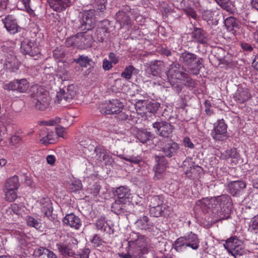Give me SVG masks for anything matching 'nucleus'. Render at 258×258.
Masks as SVG:
<instances>
[{
	"instance_id": "34",
	"label": "nucleus",
	"mask_w": 258,
	"mask_h": 258,
	"mask_svg": "<svg viewBox=\"0 0 258 258\" xmlns=\"http://www.w3.org/2000/svg\"><path fill=\"white\" fill-rule=\"evenodd\" d=\"M133 238V242L135 246L145 250L147 252L146 238L144 236H139L135 232H132L130 234V239Z\"/></svg>"
},
{
	"instance_id": "55",
	"label": "nucleus",
	"mask_w": 258,
	"mask_h": 258,
	"mask_svg": "<svg viewBox=\"0 0 258 258\" xmlns=\"http://www.w3.org/2000/svg\"><path fill=\"white\" fill-rule=\"evenodd\" d=\"M186 77H182L180 80H182L185 82V85L190 87H194L195 85V82L188 77L187 74L186 73Z\"/></svg>"
},
{
	"instance_id": "3",
	"label": "nucleus",
	"mask_w": 258,
	"mask_h": 258,
	"mask_svg": "<svg viewBox=\"0 0 258 258\" xmlns=\"http://www.w3.org/2000/svg\"><path fill=\"white\" fill-rule=\"evenodd\" d=\"M199 243L200 240L197 235L190 232L187 235L178 238L173 242L172 247L178 252L182 251L187 247L197 250L199 247Z\"/></svg>"
},
{
	"instance_id": "47",
	"label": "nucleus",
	"mask_w": 258,
	"mask_h": 258,
	"mask_svg": "<svg viewBox=\"0 0 258 258\" xmlns=\"http://www.w3.org/2000/svg\"><path fill=\"white\" fill-rule=\"evenodd\" d=\"M53 56L58 61L62 60L65 56V53L61 46L56 47L53 51Z\"/></svg>"
},
{
	"instance_id": "29",
	"label": "nucleus",
	"mask_w": 258,
	"mask_h": 258,
	"mask_svg": "<svg viewBox=\"0 0 258 258\" xmlns=\"http://www.w3.org/2000/svg\"><path fill=\"white\" fill-rule=\"evenodd\" d=\"M181 67L179 62H173L170 66L168 76L172 78L180 79L182 77H186V73L181 71Z\"/></svg>"
},
{
	"instance_id": "4",
	"label": "nucleus",
	"mask_w": 258,
	"mask_h": 258,
	"mask_svg": "<svg viewBox=\"0 0 258 258\" xmlns=\"http://www.w3.org/2000/svg\"><path fill=\"white\" fill-rule=\"evenodd\" d=\"M33 103L36 109L45 110L49 105L51 98L49 93L42 86L36 88L31 94Z\"/></svg>"
},
{
	"instance_id": "9",
	"label": "nucleus",
	"mask_w": 258,
	"mask_h": 258,
	"mask_svg": "<svg viewBox=\"0 0 258 258\" xmlns=\"http://www.w3.org/2000/svg\"><path fill=\"white\" fill-rule=\"evenodd\" d=\"M126 253L123 252L119 253V256L122 258H139L147 253V251L145 250L134 245L133 238L128 241V246L126 248Z\"/></svg>"
},
{
	"instance_id": "11",
	"label": "nucleus",
	"mask_w": 258,
	"mask_h": 258,
	"mask_svg": "<svg viewBox=\"0 0 258 258\" xmlns=\"http://www.w3.org/2000/svg\"><path fill=\"white\" fill-rule=\"evenodd\" d=\"M153 127L156 129L158 134L162 137L170 139L174 129V126L165 121L160 120L153 124Z\"/></svg>"
},
{
	"instance_id": "14",
	"label": "nucleus",
	"mask_w": 258,
	"mask_h": 258,
	"mask_svg": "<svg viewBox=\"0 0 258 258\" xmlns=\"http://www.w3.org/2000/svg\"><path fill=\"white\" fill-rule=\"evenodd\" d=\"M78 33L76 35V41H77V48L85 49L92 46L93 38L91 34L88 33L89 31H82Z\"/></svg>"
},
{
	"instance_id": "8",
	"label": "nucleus",
	"mask_w": 258,
	"mask_h": 258,
	"mask_svg": "<svg viewBox=\"0 0 258 258\" xmlns=\"http://www.w3.org/2000/svg\"><path fill=\"white\" fill-rule=\"evenodd\" d=\"M95 10L91 9L84 11L82 15L81 25L79 27L80 31H90L95 25Z\"/></svg>"
},
{
	"instance_id": "39",
	"label": "nucleus",
	"mask_w": 258,
	"mask_h": 258,
	"mask_svg": "<svg viewBox=\"0 0 258 258\" xmlns=\"http://www.w3.org/2000/svg\"><path fill=\"white\" fill-rule=\"evenodd\" d=\"M62 98H63L67 101H70L76 95L75 86L73 85H69L66 91L63 90V92H60Z\"/></svg>"
},
{
	"instance_id": "37",
	"label": "nucleus",
	"mask_w": 258,
	"mask_h": 258,
	"mask_svg": "<svg viewBox=\"0 0 258 258\" xmlns=\"http://www.w3.org/2000/svg\"><path fill=\"white\" fill-rule=\"evenodd\" d=\"M126 202H122L120 200L115 199V201L112 204L111 211L117 215H119L126 212Z\"/></svg>"
},
{
	"instance_id": "26",
	"label": "nucleus",
	"mask_w": 258,
	"mask_h": 258,
	"mask_svg": "<svg viewBox=\"0 0 258 258\" xmlns=\"http://www.w3.org/2000/svg\"><path fill=\"white\" fill-rule=\"evenodd\" d=\"M3 23L7 30L11 34H14L18 32L19 26L16 20L12 15H8L3 19Z\"/></svg>"
},
{
	"instance_id": "17",
	"label": "nucleus",
	"mask_w": 258,
	"mask_h": 258,
	"mask_svg": "<svg viewBox=\"0 0 258 258\" xmlns=\"http://www.w3.org/2000/svg\"><path fill=\"white\" fill-rule=\"evenodd\" d=\"M137 110L155 113L160 107V104L157 102L147 103L145 100H140L135 104Z\"/></svg>"
},
{
	"instance_id": "53",
	"label": "nucleus",
	"mask_w": 258,
	"mask_h": 258,
	"mask_svg": "<svg viewBox=\"0 0 258 258\" xmlns=\"http://www.w3.org/2000/svg\"><path fill=\"white\" fill-rule=\"evenodd\" d=\"M20 211L21 208L17 204H13L11 205V207L7 210L6 213L8 214L12 215V216L14 214L18 215L20 213Z\"/></svg>"
},
{
	"instance_id": "19",
	"label": "nucleus",
	"mask_w": 258,
	"mask_h": 258,
	"mask_svg": "<svg viewBox=\"0 0 258 258\" xmlns=\"http://www.w3.org/2000/svg\"><path fill=\"white\" fill-rule=\"evenodd\" d=\"M94 152L95 158L98 162H104L105 165H111L113 162L112 157L107 153L104 148L100 146L95 147Z\"/></svg>"
},
{
	"instance_id": "13",
	"label": "nucleus",
	"mask_w": 258,
	"mask_h": 258,
	"mask_svg": "<svg viewBox=\"0 0 258 258\" xmlns=\"http://www.w3.org/2000/svg\"><path fill=\"white\" fill-rule=\"evenodd\" d=\"M221 14V10L217 7L204 10L202 12L203 20L207 21L209 24L212 25H217L218 24Z\"/></svg>"
},
{
	"instance_id": "16",
	"label": "nucleus",
	"mask_w": 258,
	"mask_h": 258,
	"mask_svg": "<svg viewBox=\"0 0 258 258\" xmlns=\"http://www.w3.org/2000/svg\"><path fill=\"white\" fill-rule=\"evenodd\" d=\"M131 12V9L129 7L126 6L116 14V22L119 24L121 27L132 25V21L130 17Z\"/></svg>"
},
{
	"instance_id": "64",
	"label": "nucleus",
	"mask_w": 258,
	"mask_h": 258,
	"mask_svg": "<svg viewBox=\"0 0 258 258\" xmlns=\"http://www.w3.org/2000/svg\"><path fill=\"white\" fill-rule=\"evenodd\" d=\"M100 185L97 183H95L91 188V194L94 196H97L100 192Z\"/></svg>"
},
{
	"instance_id": "25",
	"label": "nucleus",
	"mask_w": 258,
	"mask_h": 258,
	"mask_svg": "<svg viewBox=\"0 0 258 258\" xmlns=\"http://www.w3.org/2000/svg\"><path fill=\"white\" fill-rule=\"evenodd\" d=\"M108 25L109 23L107 21H103L98 25L95 31L97 41L102 42L107 37V35L109 33Z\"/></svg>"
},
{
	"instance_id": "42",
	"label": "nucleus",
	"mask_w": 258,
	"mask_h": 258,
	"mask_svg": "<svg viewBox=\"0 0 258 258\" xmlns=\"http://www.w3.org/2000/svg\"><path fill=\"white\" fill-rule=\"evenodd\" d=\"M153 138V134L146 130L139 132L137 134V139L142 143H146L147 141Z\"/></svg>"
},
{
	"instance_id": "6",
	"label": "nucleus",
	"mask_w": 258,
	"mask_h": 258,
	"mask_svg": "<svg viewBox=\"0 0 258 258\" xmlns=\"http://www.w3.org/2000/svg\"><path fill=\"white\" fill-rule=\"evenodd\" d=\"M224 246L229 253L235 258L244 253L243 242L236 236L228 238L224 244Z\"/></svg>"
},
{
	"instance_id": "52",
	"label": "nucleus",
	"mask_w": 258,
	"mask_h": 258,
	"mask_svg": "<svg viewBox=\"0 0 258 258\" xmlns=\"http://www.w3.org/2000/svg\"><path fill=\"white\" fill-rule=\"evenodd\" d=\"M107 0H94L93 5L100 12H104L106 10Z\"/></svg>"
},
{
	"instance_id": "43",
	"label": "nucleus",
	"mask_w": 258,
	"mask_h": 258,
	"mask_svg": "<svg viewBox=\"0 0 258 258\" xmlns=\"http://www.w3.org/2000/svg\"><path fill=\"white\" fill-rule=\"evenodd\" d=\"M26 220L28 226L34 227L37 229L41 227V220L39 219L35 218L31 216H27Z\"/></svg>"
},
{
	"instance_id": "15",
	"label": "nucleus",
	"mask_w": 258,
	"mask_h": 258,
	"mask_svg": "<svg viewBox=\"0 0 258 258\" xmlns=\"http://www.w3.org/2000/svg\"><path fill=\"white\" fill-rule=\"evenodd\" d=\"M29 88V84L26 79H15L5 86V89L17 91L20 93L26 92Z\"/></svg>"
},
{
	"instance_id": "58",
	"label": "nucleus",
	"mask_w": 258,
	"mask_h": 258,
	"mask_svg": "<svg viewBox=\"0 0 258 258\" xmlns=\"http://www.w3.org/2000/svg\"><path fill=\"white\" fill-rule=\"evenodd\" d=\"M106 223V221L105 220V217L104 216H101L100 218L98 219L96 222L95 225L96 228L98 230H101Z\"/></svg>"
},
{
	"instance_id": "63",
	"label": "nucleus",
	"mask_w": 258,
	"mask_h": 258,
	"mask_svg": "<svg viewBox=\"0 0 258 258\" xmlns=\"http://www.w3.org/2000/svg\"><path fill=\"white\" fill-rule=\"evenodd\" d=\"M183 11L187 16H190L194 19H196L197 15L196 11L193 9L191 8H186L184 9Z\"/></svg>"
},
{
	"instance_id": "59",
	"label": "nucleus",
	"mask_w": 258,
	"mask_h": 258,
	"mask_svg": "<svg viewBox=\"0 0 258 258\" xmlns=\"http://www.w3.org/2000/svg\"><path fill=\"white\" fill-rule=\"evenodd\" d=\"M82 188V184L80 181H75L70 185V189L72 191H77L80 190Z\"/></svg>"
},
{
	"instance_id": "31",
	"label": "nucleus",
	"mask_w": 258,
	"mask_h": 258,
	"mask_svg": "<svg viewBox=\"0 0 258 258\" xmlns=\"http://www.w3.org/2000/svg\"><path fill=\"white\" fill-rule=\"evenodd\" d=\"M131 195L130 189L125 186L118 187L114 192L115 199L120 200L122 202H127Z\"/></svg>"
},
{
	"instance_id": "30",
	"label": "nucleus",
	"mask_w": 258,
	"mask_h": 258,
	"mask_svg": "<svg viewBox=\"0 0 258 258\" xmlns=\"http://www.w3.org/2000/svg\"><path fill=\"white\" fill-rule=\"evenodd\" d=\"M224 25L229 32L234 34L236 30L239 29L240 24L239 20L233 16H229L224 20Z\"/></svg>"
},
{
	"instance_id": "54",
	"label": "nucleus",
	"mask_w": 258,
	"mask_h": 258,
	"mask_svg": "<svg viewBox=\"0 0 258 258\" xmlns=\"http://www.w3.org/2000/svg\"><path fill=\"white\" fill-rule=\"evenodd\" d=\"M90 242L93 247H97L102 245L104 241L99 235L95 234L91 239Z\"/></svg>"
},
{
	"instance_id": "46",
	"label": "nucleus",
	"mask_w": 258,
	"mask_h": 258,
	"mask_svg": "<svg viewBox=\"0 0 258 258\" xmlns=\"http://www.w3.org/2000/svg\"><path fill=\"white\" fill-rule=\"evenodd\" d=\"M5 192L6 200L10 202L14 201L17 197V194L16 191L17 189L8 190L7 189H4Z\"/></svg>"
},
{
	"instance_id": "21",
	"label": "nucleus",
	"mask_w": 258,
	"mask_h": 258,
	"mask_svg": "<svg viewBox=\"0 0 258 258\" xmlns=\"http://www.w3.org/2000/svg\"><path fill=\"white\" fill-rule=\"evenodd\" d=\"M251 97V94L248 88L238 87L233 96V99L236 103L242 104L247 101Z\"/></svg>"
},
{
	"instance_id": "45",
	"label": "nucleus",
	"mask_w": 258,
	"mask_h": 258,
	"mask_svg": "<svg viewBox=\"0 0 258 258\" xmlns=\"http://www.w3.org/2000/svg\"><path fill=\"white\" fill-rule=\"evenodd\" d=\"M122 159L126 161L130 162L132 163L137 164L139 166L141 165L142 163H144L143 160L140 156H132L130 157H124Z\"/></svg>"
},
{
	"instance_id": "24",
	"label": "nucleus",
	"mask_w": 258,
	"mask_h": 258,
	"mask_svg": "<svg viewBox=\"0 0 258 258\" xmlns=\"http://www.w3.org/2000/svg\"><path fill=\"white\" fill-rule=\"evenodd\" d=\"M192 41L199 43L205 44L208 43V35L203 29L195 27L191 33Z\"/></svg>"
},
{
	"instance_id": "7",
	"label": "nucleus",
	"mask_w": 258,
	"mask_h": 258,
	"mask_svg": "<svg viewBox=\"0 0 258 258\" xmlns=\"http://www.w3.org/2000/svg\"><path fill=\"white\" fill-rule=\"evenodd\" d=\"M227 125L224 119H220L214 125V128L211 132V136L215 141H223L227 139Z\"/></svg>"
},
{
	"instance_id": "20",
	"label": "nucleus",
	"mask_w": 258,
	"mask_h": 258,
	"mask_svg": "<svg viewBox=\"0 0 258 258\" xmlns=\"http://www.w3.org/2000/svg\"><path fill=\"white\" fill-rule=\"evenodd\" d=\"M182 168L185 174L189 177L196 176L202 170V168L200 166L195 165L192 162L189 160H184L183 162Z\"/></svg>"
},
{
	"instance_id": "32",
	"label": "nucleus",
	"mask_w": 258,
	"mask_h": 258,
	"mask_svg": "<svg viewBox=\"0 0 258 258\" xmlns=\"http://www.w3.org/2000/svg\"><path fill=\"white\" fill-rule=\"evenodd\" d=\"M70 0H49L50 7L56 12H61L70 5Z\"/></svg>"
},
{
	"instance_id": "18",
	"label": "nucleus",
	"mask_w": 258,
	"mask_h": 258,
	"mask_svg": "<svg viewBox=\"0 0 258 258\" xmlns=\"http://www.w3.org/2000/svg\"><path fill=\"white\" fill-rule=\"evenodd\" d=\"M21 51L24 54L33 56L39 53V49L31 40L25 39L21 42Z\"/></svg>"
},
{
	"instance_id": "12",
	"label": "nucleus",
	"mask_w": 258,
	"mask_h": 258,
	"mask_svg": "<svg viewBox=\"0 0 258 258\" xmlns=\"http://www.w3.org/2000/svg\"><path fill=\"white\" fill-rule=\"evenodd\" d=\"M124 105L123 103L118 99H113L105 106L100 107V112L103 114H117L122 111Z\"/></svg>"
},
{
	"instance_id": "1",
	"label": "nucleus",
	"mask_w": 258,
	"mask_h": 258,
	"mask_svg": "<svg viewBox=\"0 0 258 258\" xmlns=\"http://www.w3.org/2000/svg\"><path fill=\"white\" fill-rule=\"evenodd\" d=\"M201 204L202 206H205L208 208L219 207L220 210L218 211V214L220 220L227 219L230 217L232 200L228 195H222L212 198L210 200L203 199Z\"/></svg>"
},
{
	"instance_id": "61",
	"label": "nucleus",
	"mask_w": 258,
	"mask_h": 258,
	"mask_svg": "<svg viewBox=\"0 0 258 258\" xmlns=\"http://www.w3.org/2000/svg\"><path fill=\"white\" fill-rule=\"evenodd\" d=\"M240 46L243 51L250 52L253 50V47L249 43L246 42H242L240 43Z\"/></svg>"
},
{
	"instance_id": "40",
	"label": "nucleus",
	"mask_w": 258,
	"mask_h": 258,
	"mask_svg": "<svg viewBox=\"0 0 258 258\" xmlns=\"http://www.w3.org/2000/svg\"><path fill=\"white\" fill-rule=\"evenodd\" d=\"M36 254L37 258H57L56 255L52 251L48 249L40 248L36 251Z\"/></svg>"
},
{
	"instance_id": "50",
	"label": "nucleus",
	"mask_w": 258,
	"mask_h": 258,
	"mask_svg": "<svg viewBox=\"0 0 258 258\" xmlns=\"http://www.w3.org/2000/svg\"><path fill=\"white\" fill-rule=\"evenodd\" d=\"M136 69L132 65L126 67L121 73V76L126 80H130L132 78L134 71Z\"/></svg>"
},
{
	"instance_id": "56",
	"label": "nucleus",
	"mask_w": 258,
	"mask_h": 258,
	"mask_svg": "<svg viewBox=\"0 0 258 258\" xmlns=\"http://www.w3.org/2000/svg\"><path fill=\"white\" fill-rule=\"evenodd\" d=\"M77 41H76V35L68 38L66 42V45L68 47L74 46L77 48Z\"/></svg>"
},
{
	"instance_id": "35",
	"label": "nucleus",
	"mask_w": 258,
	"mask_h": 258,
	"mask_svg": "<svg viewBox=\"0 0 258 258\" xmlns=\"http://www.w3.org/2000/svg\"><path fill=\"white\" fill-rule=\"evenodd\" d=\"M40 136H44V137H42L40 140V142L44 145L52 144L54 140V137L55 135L54 132H48L47 129L45 127L41 130Z\"/></svg>"
},
{
	"instance_id": "62",
	"label": "nucleus",
	"mask_w": 258,
	"mask_h": 258,
	"mask_svg": "<svg viewBox=\"0 0 258 258\" xmlns=\"http://www.w3.org/2000/svg\"><path fill=\"white\" fill-rule=\"evenodd\" d=\"M19 2L24 6L26 11L30 14L33 13V11L30 6V0H19Z\"/></svg>"
},
{
	"instance_id": "23",
	"label": "nucleus",
	"mask_w": 258,
	"mask_h": 258,
	"mask_svg": "<svg viewBox=\"0 0 258 258\" xmlns=\"http://www.w3.org/2000/svg\"><path fill=\"white\" fill-rule=\"evenodd\" d=\"M135 225L139 229L149 231L153 229L155 226L152 220L145 215L140 217L136 222Z\"/></svg>"
},
{
	"instance_id": "38",
	"label": "nucleus",
	"mask_w": 258,
	"mask_h": 258,
	"mask_svg": "<svg viewBox=\"0 0 258 258\" xmlns=\"http://www.w3.org/2000/svg\"><path fill=\"white\" fill-rule=\"evenodd\" d=\"M20 186L18 181V177L14 175L12 177L8 178L4 185V189H18Z\"/></svg>"
},
{
	"instance_id": "48",
	"label": "nucleus",
	"mask_w": 258,
	"mask_h": 258,
	"mask_svg": "<svg viewBox=\"0 0 258 258\" xmlns=\"http://www.w3.org/2000/svg\"><path fill=\"white\" fill-rule=\"evenodd\" d=\"M91 61V58H89L88 56H84L83 55H80L79 58L74 59L75 62L82 67H86L88 64H89Z\"/></svg>"
},
{
	"instance_id": "57",
	"label": "nucleus",
	"mask_w": 258,
	"mask_h": 258,
	"mask_svg": "<svg viewBox=\"0 0 258 258\" xmlns=\"http://www.w3.org/2000/svg\"><path fill=\"white\" fill-rule=\"evenodd\" d=\"M94 142L91 139H85L84 140L82 141L81 143V146H83L84 148H88L89 150H92V148L94 147L93 143Z\"/></svg>"
},
{
	"instance_id": "2",
	"label": "nucleus",
	"mask_w": 258,
	"mask_h": 258,
	"mask_svg": "<svg viewBox=\"0 0 258 258\" xmlns=\"http://www.w3.org/2000/svg\"><path fill=\"white\" fill-rule=\"evenodd\" d=\"M203 59L196 54L185 50L179 56V62L185 66L194 75L199 74L202 67Z\"/></svg>"
},
{
	"instance_id": "33",
	"label": "nucleus",
	"mask_w": 258,
	"mask_h": 258,
	"mask_svg": "<svg viewBox=\"0 0 258 258\" xmlns=\"http://www.w3.org/2000/svg\"><path fill=\"white\" fill-rule=\"evenodd\" d=\"M224 10L230 14L233 15L236 11L234 3L231 0H214Z\"/></svg>"
},
{
	"instance_id": "28",
	"label": "nucleus",
	"mask_w": 258,
	"mask_h": 258,
	"mask_svg": "<svg viewBox=\"0 0 258 258\" xmlns=\"http://www.w3.org/2000/svg\"><path fill=\"white\" fill-rule=\"evenodd\" d=\"M20 63L16 57L11 54H8L4 63V67L6 70L10 72H15L18 70Z\"/></svg>"
},
{
	"instance_id": "27",
	"label": "nucleus",
	"mask_w": 258,
	"mask_h": 258,
	"mask_svg": "<svg viewBox=\"0 0 258 258\" xmlns=\"http://www.w3.org/2000/svg\"><path fill=\"white\" fill-rule=\"evenodd\" d=\"M64 224L75 229H79L82 226L81 219L73 213L67 214L63 219Z\"/></svg>"
},
{
	"instance_id": "44",
	"label": "nucleus",
	"mask_w": 258,
	"mask_h": 258,
	"mask_svg": "<svg viewBox=\"0 0 258 258\" xmlns=\"http://www.w3.org/2000/svg\"><path fill=\"white\" fill-rule=\"evenodd\" d=\"M165 208V205L157 207L155 206V207H150V213L153 217H159L163 215Z\"/></svg>"
},
{
	"instance_id": "60",
	"label": "nucleus",
	"mask_w": 258,
	"mask_h": 258,
	"mask_svg": "<svg viewBox=\"0 0 258 258\" xmlns=\"http://www.w3.org/2000/svg\"><path fill=\"white\" fill-rule=\"evenodd\" d=\"M131 15L133 16V17L134 19L137 22H142V20L143 19V18L142 16H141L139 14V11L137 9H134L133 10H131Z\"/></svg>"
},
{
	"instance_id": "36",
	"label": "nucleus",
	"mask_w": 258,
	"mask_h": 258,
	"mask_svg": "<svg viewBox=\"0 0 258 258\" xmlns=\"http://www.w3.org/2000/svg\"><path fill=\"white\" fill-rule=\"evenodd\" d=\"M246 183L244 181L237 180L231 182L229 184L230 192L235 195L246 187Z\"/></svg>"
},
{
	"instance_id": "10",
	"label": "nucleus",
	"mask_w": 258,
	"mask_h": 258,
	"mask_svg": "<svg viewBox=\"0 0 258 258\" xmlns=\"http://www.w3.org/2000/svg\"><path fill=\"white\" fill-rule=\"evenodd\" d=\"M160 145L161 151L168 158L174 156L179 149V145L171 138L162 141Z\"/></svg>"
},
{
	"instance_id": "5",
	"label": "nucleus",
	"mask_w": 258,
	"mask_h": 258,
	"mask_svg": "<svg viewBox=\"0 0 258 258\" xmlns=\"http://www.w3.org/2000/svg\"><path fill=\"white\" fill-rule=\"evenodd\" d=\"M78 240L72 237L68 240L56 244L59 254L61 258H76V250L78 248Z\"/></svg>"
},
{
	"instance_id": "22",
	"label": "nucleus",
	"mask_w": 258,
	"mask_h": 258,
	"mask_svg": "<svg viewBox=\"0 0 258 258\" xmlns=\"http://www.w3.org/2000/svg\"><path fill=\"white\" fill-rule=\"evenodd\" d=\"M155 159L157 162L155 168V177L159 179L166 170L167 161L164 156H156Z\"/></svg>"
},
{
	"instance_id": "51",
	"label": "nucleus",
	"mask_w": 258,
	"mask_h": 258,
	"mask_svg": "<svg viewBox=\"0 0 258 258\" xmlns=\"http://www.w3.org/2000/svg\"><path fill=\"white\" fill-rule=\"evenodd\" d=\"M42 211L46 216H50L52 215L53 211L51 203L50 201L42 204Z\"/></svg>"
},
{
	"instance_id": "49",
	"label": "nucleus",
	"mask_w": 258,
	"mask_h": 258,
	"mask_svg": "<svg viewBox=\"0 0 258 258\" xmlns=\"http://www.w3.org/2000/svg\"><path fill=\"white\" fill-rule=\"evenodd\" d=\"M147 72L149 74L153 76H157L160 73V69L157 63H154L149 66L147 68Z\"/></svg>"
},
{
	"instance_id": "41",
	"label": "nucleus",
	"mask_w": 258,
	"mask_h": 258,
	"mask_svg": "<svg viewBox=\"0 0 258 258\" xmlns=\"http://www.w3.org/2000/svg\"><path fill=\"white\" fill-rule=\"evenodd\" d=\"M163 197L162 195H155L150 196L148 198V201L150 202L149 207H155V206H161L164 205L163 203Z\"/></svg>"
}]
</instances>
